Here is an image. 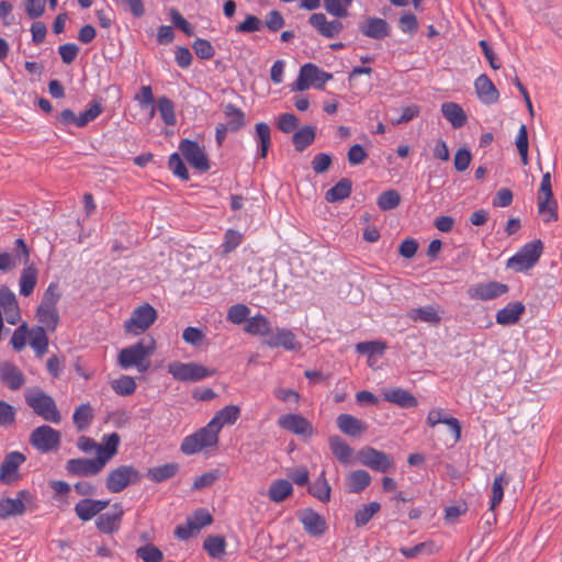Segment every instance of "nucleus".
I'll list each match as a JSON object with an SVG mask.
<instances>
[{
  "mask_svg": "<svg viewBox=\"0 0 562 562\" xmlns=\"http://www.w3.org/2000/svg\"><path fill=\"white\" fill-rule=\"evenodd\" d=\"M104 447L99 448V454L94 459L77 458L66 463L68 474L89 477L99 474L106 463L117 453L120 436L112 432L103 436Z\"/></svg>",
  "mask_w": 562,
  "mask_h": 562,
  "instance_id": "nucleus-1",
  "label": "nucleus"
},
{
  "mask_svg": "<svg viewBox=\"0 0 562 562\" xmlns=\"http://www.w3.org/2000/svg\"><path fill=\"white\" fill-rule=\"evenodd\" d=\"M155 346V339L146 337L132 346L123 348L117 358L120 367L123 369L136 367L139 372H146L149 368L148 357L154 352Z\"/></svg>",
  "mask_w": 562,
  "mask_h": 562,
  "instance_id": "nucleus-2",
  "label": "nucleus"
},
{
  "mask_svg": "<svg viewBox=\"0 0 562 562\" xmlns=\"http://www.w3.org/2000/svg\"><path fill=\"white\" fill-rule=\"evenodd\" d=\"M25 403L34 414L45 422L58 425L61 422V414L55 400L40 387L29 389L25 394Z\"/></svg>",
  "mask_w": 562,
  "mask_h": 562,
  "instance_id": "nucleus-3",
  "label": "nucleus"
},
{
  "mask_svg": "<svg viewBox=\"0 0 562 562\" xmlns=\"http://www.w3.org/2000/svg\"><path fill=\"white\" fill-rule=\"evenodd\" d=\"M221 430L216 427L214 420H210L206 426L202 427L194 434L187 436L181 443V451L184 454L191 456L200 452L207 447L216 446L218 442V432Z\"/></svg>",
  "mask_w": 562,
  "mask_h": 562,
  "instance_id": "nucleus-4",
  "label": "nucleus"
},
{
  "mask_svg": "<svg viewBox=\"0 0 562 562\" xmlns=\"http://www.w3.org/2000/svg\"><path fill=\"white\" fill-rule=\"evenodd\" d=\"M543 251V244L540 239L525 244L506 263L508 269L516 272L527 271L536 266Z\"/></svg>",
  "mask_w": 562,
  "mask_h": 562,
  "instance_id": "nucleus-5",
  "label": "nucleus"
},
{
  "mask_svg": "<svg viewBox=\"0 0 562 562\" xmlns=\"http://www.w3.org/2000/svg\"><path fill=\"white\" fill-rule=\"evenodd\" d=\"M29 442L38 452L49 453L59 449L61 434L49 425H41L31 431Z\"/></svg>",
  "mask_w": 562,
  "mask_h": 562,
  "instance_id": "nucleus-6",
  "label": "nucleus"
},
{
  "mask_svg": "<svg viewBox=\"0 0 562 562\" xmlns=\"http://www.w3.org/2000/svg\"><path fill=\"white\" fill-rule=\"evenodd\" d=\"M333 79V75L319 69L312 63L304 64L299 72L297 79L292 83V91H304L311 86L323 89L325 83Z\"/></svg>",
  "mask_w": 562,
  "mask_h": 562,
  "instance_id": "nucleus-7",
  "label": "nucleus"
},
{
  "mask_svg": "<svg viewBox=\"0 0 562 562\" xmlns=\"http://www.w3.org/2000/svg\"><path fill=\"white\" fill-rule=\"evenodd\" d=\"M103 112V105L100 99H94L89 103V108L77 115L72 110L65 109L57 116V123L63 126L74 125L76 127H85L94 121Z\"/></svg>",
  "mask_w": 562,
  "mask_h": 562,
  "instance_id": "nucleus-8",
  "label": "nucleus"
},
{
  "mask_svg": "<svg viewBox=\"0 0 562 562\" xmlns=\"http://www.w3.org/2000/svg\"><path fill=\"white\" fill-rule=\"evenodd\" d=\"M142 480V474L133 465H120L108 474L105 487L111 493H120L128 485L137 484Z\"/></svg>",
  "mask_w": 562,
  "mask_h": 562,
  "instance_id": "nucleus-9",
  "label": "nucleus"
},
{
  "mask_svg": "<svg viewBox=\"0 0 562 562\" xmlns=\"http://www.w3.org/2000/svg\"><path fill=\"white\" fill-rule=\"evenodd\" d=\"M168 372L181 382H198L214 374V370L195 362L175 361L168 366Z\"/></svg>",
  "mask_w": 562,
  "mask_h": 562,
  "instance_id": "nucleus-10",
  "label": "nucleus"
},
{
  "mask_svg": "<svg viewBox=\"0 0 562 562\" xmlns=\"http://www.w3.org/2000/svg\"><path fill=\"white\" fill-rule=\"evenodd\" d=\"M359 461L364 467L380 473H387L395 468L391 456L372 447H364L359 451Z\"/></svg>",
  "mask_w": 562,
  "mask_h": 562,
  "instance_id": "nucleus-11",
  "label": "nucleus"
},
{
  "mask_svg": "<svg viewBox=\"0 0 562 562\" xmlns=\"http://www.w3.org/2000/svg\"><path fill=\"white\" fill-rule=\"evenodd\" d=\"M156 318V310L149 304H144L134 310L131 318L124 323V328L127 333L138 335L149 328Z\"/></svg>",
  "mask_w": 562,
  "mask_h": 562,
  "instance_id": "nucleus-12",
  "label": "nucleus"
},
{
  "mask_svg": "<svg viewBox=\"0 0 562 562\" xmlns=\"http://www.w3.org/2000/svg\"><path fill=\"white\" fill-rule=\"evenodd\" d=\"M179 150L188 164L198 171L206 172L210 169L207 156L196 142L188 138L181 139Z\"/></svg>",
  "mask_w": 562,
  "mask_h": 562,
  "instance_id": "nucleus-13",
  "label": "nucleus"
},
{
  "mask_svg": "<svg viewBox=\"0 0 562 562\" xmlns=\"http://www.w3.org/2000/svg\"><path fill=\"white\" fill-rule=\"evenodd\" d=\"M507 291V284L490 281L471 285L468 289V295L473 300L490 301L499 297Z\"/></svg>",
  "mask_w": 562,
  "mask_h": 562,
  "instance_id": "nucleus-14",
  "label": "nucleus"
},
{
  "mask_svg": "<svg viewBox=\"0 0 562 562\" xmlns=\"http://www.w3.org/2000/svg\"><path fill=\"white\" fill-rule=\"evenodd\" d=\"M297 518L306 533L313 537L323 536L328 526L325 518L313 508H304L297 513Z\"/></svg>",
  "mask_w": 562,
  "mask_h": 562,
  "instance_id": "nucleus-15",
  "label": "nucleus"
},
{
  "mask_svg": "<svg viewBox=\"0 0 562 562\" xmlns=\"http://www.w3.org/2000/svg\"><path fill=\"white\" fill-rule=\"evenodd\" d=\"M31 493L26 490H21L16 493L15 498L3 497L0 499V519H8L10 517L22 516L25 513L24 502L31 499Z\"/></svg>",
  "mask_w": 562,
  "mask_h": 562,
  "instance_id": "nucleus-16",
  "label": "nucleus"
},
{
  "mask_svg": "<svg viewBox=\"0 0 562 562\" xmlns=\"http://www.w3.org/2000/svg\"><path fill=\"white\" fill-rule=\"evenodd\" d=\"M262 342L269 348L282 347L289 351L300 349L301 347L294 333L284 327H277L276 329L272 328L269 337L262 340Z\"/></svg>",
  "mask_w": 562,
  "mask_h": 562,
  "instance_id": "nucleus-17",
  "label": "nucleus"
},
{
  "mask_svg": "<svg viewBox=\"0 0 562 562\" xmlns=\"http://www.w3.org/2000/svg\"><path fill=\"white\" fill-rule=\"evenodd\" d=\"M0 308L5 314V321L15 325L21 319L16 296L7 285L0 286Z\"/></svg>",
  "mask_w": 562,
  "mask_h": 562,
  "instance_id": "nucleus-18",
  "label": "nucleus"
},
{
  "mask_svg": "<svg viewBox=\"0 0 562 562\" xmlns=\"http://www.w3.org/2000/svg\"><path fill=\"white\" fill-rule=\"evenodd\" d=\"M26 460L25 456L19 451H11L5 457L0 467V480L4 484H12L18 475L19 467Z\"/></svg>",
  "mask_w": 562,
  "mask_h": 562,
  "instance_id": "nucleus-19",
  "label": "nucleus"
},
{
  "mask_svg": "<svg viewBox=\"0 0 562 562\" xmlns=\"http://www.w3.org/2000/svg\"><path fill=\"white\" fill-rule=\"evenodd\" d=\"M278 425L295 435L311 436L313 432L311 423L299 414H285L279 417Z\"/></svg>",
  "mask_w": 562,
  "mask_h": 562,
  "instance_id": "nucleus-20",
  "label": "nucleus"
},
{
  "mask_svg": "<svg viewBox=\"0 0 562 562\" xmlns=\"http://www.w3.org/2000/svg\"><path fill=\"white\" fill-rule=\"evenodd\" d=\"M123 514L122 505L120 503H115L112 506L111 512L103 513L98 516L95 526L103 533H113L119 530Z\"/></svg>",
  "mask_w": 562,
  "mask_h": 562,
  "instance_id": "nucleus-21",
  "label": "nucleus"
},
{
  "mask_svg": "<svg viewBox=\"0 0 562 562\" xmlns=\"http://www.w3.org/2000/svg\"><path fill=\"white\" fill-rule=\"evenodd\" d=\"M110 504V501L83 498L75 505V513L82 521H89L94 516L100 515Z\"/></svg>",
  "mask_w": 562,
  "mask_h": 562,
  "instance_id": "nucleus-22",
  "label": "nucleus"
},
{
  "mask_svg": "<svg viewBox=\"0 0 562 562\" xmlns=\"http://www.w3.org/2000/svg\"><path fill=\"white\" fill-rule=\"evenodd\" d=\"M359 31L367 37L383 40L391 33L390 24L381 18H368L359 24Z\"/></svg>",
  "mask_w": 562,
  "mask_h": 562,
  "instance_id": "nucleus-23",
  "label": "nucleus"
},
{
  "mask_svg": "<svg viewBox=\"0 0 562 562\" xmlns=\"http://www.w3.org/2000/svg\"><path fill=\"white\" fill-rule=\"evenodd\" d=\"M0 380L11 391L20 390L25 383L23 372L12 362H0Z\"/></svg>",
  "mask_w": 562,
  "mask_h": 562,
  "instance_id": "nucleus-24",
  "label": "nucleus"
},
{
  "mask_svg": "<svg viewBox=\"0 0 562 562\" xmlns=\"http://www.w3.org/2000/svg\"><path fill=\"white\" fill-rule=\"evenodd\" d=\"M479 100L484 104H494L499 99V92L486 75H480L474 81Z\"/></svg>",
  "mask_w": 562,
  "mask_h": 562,
  "instance_id": "nucleus-25",
  "label": "nucleus"
},
{
  "mask_svg": "<svg viewBox=\"0 0 562 562\" xmlns=\"http://www.w3.org/2000/svg\"><path fill=\"white\" fill-rule=\"evenodd\" d=\"M383 398L386 402L396 404L402 408H413L418 404L417 398L412 393L402 387L385 390L383 392Z\"/></svg>",
  "mask_w": 562,
  "mask_h": 562,
  "instance_id": "nucleus-26",
  "label": "nucleus"
},
{
  "mask_svg": "<svg viewBox=\"0 0 562 562\" xmlns=\"http://www.w3.org/2000/svg\"><path fill=\"white\" fill-rule=\"evenodd\" d=\"M254 139L257 144V157L265 159L271 147V130L269 124L259 122L255 125Z\"/></svg>",
  "mask_w": 562,
  "mask_h": 562,
  "instance_id": "nucleus-27",
  "label": "nucleus"
},
{
  "mask_svg": "<svg viewBox=\"0 0 562 562\" xmlns=\"http://www.w3.org/2000/svg\"><path fill=\"white\" fill-rule=\"evenodd\" d=\"M271 323L265 315L257 314L247 319L244 330L252 336H259L263 340L271 334Z\"/></svg>",
  "mask_w": 562,
  "mask_h": 562,
  "instance_id": "nucleus-28",
  "label": "nucleus"
},
{
  "mask_svg": "<svg viewBox=\"0 0 562 562\" xmlns=\"http://www.w3.org/2000/svg\"><path fill=\"white\" fill-rule=\"evenodd\" d=\"M337 426L341 432L351 437H357L367 430L364 422L349 414H340L337 417Z\"/></svg>",
  "mask_w": 562,
  "mask_h": 562,
  "instance_id": "nucleus-29",
  "label": "nucleus"
},
{
  "mask_svg": "<svg viewBox=\"0 0 562 562\" xmlns=\"http://www.w3.org/2000/svg\"><path fill=\"white\" fill-rule=\"evenodd\" d=\"M292 483L284 479H278L271 482L267 496L268 498L276 503H282L293 494Z\"/></svg>",
  "mask_w": 562,
  "mask_h": 562,
  "instance_id": "nucleus-30",
  "label": "nucleus"
},
{
  "mask_svg": "<svg viewBox=\"0 0 562 562\" xmlns=\"http://www.w3.org/2000/svg\"><path fill=\"white\" fill-rule=\"evenodd\" d=\"M525 312L521 302H510L496 313V322L499 325H513L517 323Z\"/></svg>",
  "mask_w": 562,
  "mask_h": 562,
  "instance_id": "nucleus-31",
  "label": "nucleus"
},
{
  "mask_svg": "<svg viewBox=\"0 0 562 562\" xmlns=\"http://www.w3.org/2000/svg\"><path fill=\"white\" fill-rule=\"evenodd\" d=\"M223 113L226 120L223 124L229 128V132H238L246 125V115L244 111L235 104H225Z\"/></svg>",
  "mask_w": 562,
  "mask_h": 562,
  "instance_id": "nucleus-32",
  "label": "nucleus"
},
{
  "mask_svg": "<svg viewBox=\"0 0 562 562\" xmlns=\"http://www.w3.org/2000/svg\"><path fill=\"white\" fill-rule=\"evenodd\" d=\"M441 112L454 128H460L467 123V114L463 109L454 102H446L441 105Z\"/></svg>",
  "mask_w": 562,
  "mask_h": 562,
  "instance_id": "nucleus-33",
  "label": "nucleus"
},
{
  "mask_svg": "<svg viewBox=\"0 0 562 562\" xmlns=\"http://www.w3.org/2000/svg\"><path fill=\"white\" fill-rule=\"evenodd\" d=\"M371 483V475L366 470H356L346 477L347 491L349 493H360Z\"/></svg>",
  "mask_w": 562,
  "mask_h": 562,
  "instance_id": "nucleus-34",
  "label": "nucleus"
},
{
  "mask_svg": "<svg viewBox=\"0 0 562 562\" xmlns=\"http://www.w3.org/2000/svg\"><path fill=\"white\" fill-rule=\"evenodd\" d=\"M307 491L322 503H328L330 501L331 487L326 480L325 471H322L318 477L308 485Z\"/></svg>",
  "mask_w": 562,
  "mask_h": 562,
  "instance_id": "nucleus-35",
  "label": "nucleus"
},
{
  "mask_svg": "<svg viewBox=\"0 0 562 562\" xmlns=\"http://www.w3.org/2000/svg\"><path fill=\"white\" fill-rule=\"evenodd\" d=\"M352 190V181L348 178H341L325 194V199L329 203H335L347 199Z\"/></svg>",
  "mask_w": 562,
  "mask_h": 562,
  "instance_id": "nucleus-36",
  "label": "nucleus"
},
{
  "mask_svg": "<svg viewBox=\"0 0 562 562\" xmlns=\"http://www.w3.org/2000/svg\"><path fill=\"white\" fill-rule=\"evenodd\" d=\"M179 471V464L176 462L166 463L159 467L149 468L147 471V477L156 483H161L173 476Z\"/></svg>",
  "mask_w": 562,
  "mask_h": 562,
  "instance_id": "nucleus-37",
  "label": "nucleus"
},
{
  "mask_svg": "<svg viewBox=\"0 0 562 562\" xmlns=\"http://www.w3.org/2000/svg\"><path fill=\"white\" fill-rule=\"evenodd\" d=\"M316 137V127L305 125L299 128L292 136V143L297 151L306 149Z\"/></svg>",
  "mask_w": 562,
  "mask_h": 562,
  "instance_id": "nucleus-38",
  "label": "nucleus"
},
{
  "mask_svg": "<svg viewBox=\"0 0 562 562\" xmlns=\"http://www.w3.org/2000/svg\"><path fill=\"white\" fill-rule=\"evenodd\" d=\"M37 282V269L33 265L26 266L19 280L20 293L23 296H29L33 293Z\"/></svg>",
  "mask_w": 562,
  "mask_h": 562,
  "instance_id": "nucleus-39",
  "label": "nucleus"
},
{
  "mask_svg": "<svg viewBox=\"0 0 562 562\" xmlns=\"http://www.w3.org/2000/svg\"><path fill=\"white\" fill-rule=\"evenodd\" d=\"M74 424L78 431L88 429L93 420V409L89 403L79 405L72 415Z\"/></svg>",
  "mask_w": 562,
  "mask_h": 562,
  "instance_id": "nucleus-40",
  "label": "nucleus"
},
{
  "mask_svg": "<svg viewBox=\"0 0 562 562\" xmlns=\"http://www.w3.org/2000/svg\"><path fill=\"white\" fill-rule=\"evenodd\" d=\"M37 319L47 329L55 330L59 323L57 307L40 304L36 311Z\"/></svg>",
  "mask_w": 562,
  "mask_h": 562,
  "instance_id": "nucleus-41",
  "label": "nucleus"
},
{
  "mask_svg": "<svg viewBox=\"0 0 562 562\" xmlns=\"http://www.w3.org/2000/svg\"><path fill=\"white\" fill-rule=\"evenodd\" d=\"M240 416V409L235 405H227L216 412L211 420L216 423V427L221 430L224 425H233Z\"/></svg>",
  "mask_w": 562,
  "mask_h": 562,
  "instance_id": "nucleus-42",
  "label": "nucleus"
},
{
  "mask_svg": "<svg viewBox=\"0 0 562 562\" xmlns=\"http://www.w3.org/2000/svg\"><path fill=\"white\" fill-rule=\"evenodd\" d=\"M329 448L333 454L344 464H347L351 458L352 449L339 436L329 438Z\"/></svg>",
  "mask_w": 562,
  "mask_h": 562,
  "instance_id": "nucleus-43",
  "label": "nucleus"
},
{
  "mask_svg": "<svg viewBox=\"0 0 562 562\" xmlns=\"http://www.w3.org/2000/svg\"><path fill=\"white\" fill-rule=\"evenodd\" d=\"M408 317L414 322H424L429 324H438L441 319L436 307L431 305L411 310L408 312Z\"/></svg>",
  "mask_w": 562,
  "mask_h": 562,
  "instance_id": "nucleus-44",
  "label": "nucleus"
},
{
  "mask_svg": "<svg viewBox=\"0 0 562 562\" xmlns=\"http://www.w3.org/2000/svg\"><path fill=\"white\" fill-rule=\"evenodd\" d=\"M30 345L38 357H42L48 347V338L43 326L32 328L30 331Z\"/></svg>",
  "mask_w": 562,
  "mask_h": 562,
  "instance_id": "nucleus-45",
  "label": "nucleus"
},
{
  "mask_svg": "<svg viewBox=\"0 0 562 562\" xmlns=\"http://www.w3.org/2000/svg\"><path fill=\"white\" fill-rule=\"evenodd\" d=\"M538 212L543 216V221L555 222L558 221V203L555 199L538 196Z\"/></svg>",
  "mask_w": 562,
  "mask_h": 562,
  "instance_id": "nucleus-46",
  "label": "nucleus"
},
{
  "mask_svg": "<svg viewBox=\"0 0 562 562\" xmlns=\"http://www.w3.org/2000/svg\"><path fill=\"white\" fill-rule=\"evenodd\" d=\"M203 548L210 557L218 559L225 553L226 541L221 536H209L204 540Z\"/></svg>",
  "mask_w": 562,
  "mask_h": 562,
  "instance_id": "nucleus-47",
  "label": "nucleus"
},
{
  "mask_svg": "<svg viewBox=\"0 0 562 562\" xmlns=\"http://www.w3.org/2000/svg\"><path fill=\"white\" fill-rule=\"evenodd\" d=\"M509 483V479L505 475V473L498 474L492 484V497L490 509L494 510L495 507L502 502L504 496V486Z\"/></svg>",
  "mask_w": 562,
  "mask_h": 562,
  "instance_id": "nucleus-48",
  "label": "nucleus"
},
{
  "mask_svg": "<svg viewBox=\"0 0 562 562\" xmlns=\"http://www.w3.org/2000/svg\"><path fill=\"white\" fill-rule=\"evenodd\" d=\"M381 505L378 502H371L355 513V524L357 527L366 526L372 517L380 510Z\"/></svg>",
  "mask_w": 562,
  "mask_h": 562,
  "instance_id": "nucleus-49",
  "label": "nucleus"
},
{
  "mask_svg": "<svg viewBox=\"0 0 562 562\" xmlns=\"http://www.w3.org/2000/svg\"><path fill=\"white\" fill-rule=\"evenodd\" d=\"M136 555L142 559L143 562H164L162 551L151 543L137 548Z\"/></svg>",
  "mask_w": 562,
  "mask_h": 562,
  "instance_id": "nucleus-50",
  "label": "nucleus"
},
{
  "mask_svg": "<svg viewBox=\"0 0 562 562\" xmlns=\"http://www.w3.org/2000/svg\"><path fill=\"white\" fill-rule=\"evenodd\" d=\"M401 203V195L396 190H386L382 192L376 201V204L382 211H391L397 207Z\"/></svg>",
  "mask_w": 562,
  "mask_h": 562,
  "instance_id": "nucleus-51",
  "label": "nucleus"
},
{
  "mask_svg": "<svg viewBox=\"0 0 562 562\" xmlns=\"http://www.w3.org/2000/svg\"><path fill=\"white\" fill-rule=\"evenodd\" d=\"M157 106L164 123L166 125H175L176 114L172 101L167 97H160Z\"/></svg>",
  "mask_w": 562,
  "mask_h": 562,
  "instance_id": "nucleus-52",
  "label": "nucleus"
},
{
  "mask_svg": "<svg viewBox=\"0 0 562 562\" xmlns=\"http://www.w3.org/2000/svg\"><path fill=\"white\" fill-rule=\"evenodd\" d=\"M111 386L116 394L126 396L135 392L136 382L132 376L122 375L121 378L114 380Z\"/></svg>",
  "mask_w": 562,
  "mask_h": 562,
  "instance_id": "nucleus-53",
  "label": "nucleus"
},
{
  "mask_svg": "<svg viewBox=\"0 0 562 562\" xmlns=\"http://www.w3.org/2000/svg\"><path fill=\"white\" fill-rule=\"evenodd\" d=\"M352 0H324L325 10L340 19L348 15L347 7L351 4Z\"/></svg>",
  "mask_w": 562,
  "mask_h": 562,
  "instance_id": "nucleus-54",
  "label": "nucleus"
},
{
  "mask_svg": "<svg viewBox=\"0 0 562 562\" xmlns=\"http://www.w3.org/2000/svg\"><path fill=\"white\" fill-rule=\"evenodd\" d=\"M250 314V308L245 304L232 305L227 311V319L233 324L246 323Z\"/></svg>",
  "mask_w": 562,
  "mask_h": 562,
  "instance_id": "nucleus-55",
  "label": "nucleus"
},
{
  "mask_svg": "<svg viewBox=\"0 0 562 562\" xmlns=\"http://www.w3.org/2000/svg\"><path fill=\"white\" fill-rule=\"evenodd\" d=\"M168 167L173 172L175 176L179 177L182 180H189L190 175L188 168L182 161L180 155L178 153H173L170 155L168 160Z\"/></svg>",
  "mask_w": 562,
  "mask_h": 562,
  "instance_id": "nucleus-56",
  "label": "nucleus"
},
{
  "mask_svg": "<svg viewBox=\"0 0 562 562\" xmlns=\"http://www.w3.org/2000/svg\"><path fill=\"white\" fill-rule=\"evenodd\" d=\"M385 349H386L385 342L378 341V340L362 341V342H358L356 345L357 352H359L361 355H369V356L382 355Z\"/></svg>",
  "mask_w": 562,
  "mask_h": 562,
  "instance_id": "nucleus-57",
  "label": "nucleus"
},
{
  "mask_svg": "<svg viewBox=\"0 0 562 562\" xmlns=\"http://www.w3.org/2000/svg\"><path fill=\"white\" fill-rule=\"evenodd\" d=\"M192 48L195 55L204 60H209L215 55L214 47L207 40L204 38H196L192 44Z\"/></svg>",
  "mask_w": 562,
  "mask_h": 562,
  "instance_id": "nucleus-58",
  "label": "nucleus"
},
{
  "mask_svg": "<svg viewBox=\"0 0 562 562\" xmlns=\"http://www.w3.org/2000/svg\"><path fill=\"white\" fill-rule=\"evenodd\" d=\"M516 146L524 165L528 164V132L526 125H520L517 137Z\"/></svg>",
  "mask_w": 562,
  "mask_h": 562,
  "instance_id": "nucleus-59",
  "label": "nucleus"
},
{
  "mask_svg": "<svg viewBox=\"0 0 562 562\" xmlns=\"http://www.w3.org/2000/svg\"><path fill=\"white\" fill-rule=\"evenodd\" d=\"M262 26L263 23L258 16L248 14L245 21H243L235 27V31L237 33H252L260 31Z\"/></svg>",
  "mask_w": 562,
  "mask_h": 562,
  "instance_id": "nucleus-60",
  "label": "nucleus"
},
{
  "mask_svg": "<svg viewBox=\"0 0 562 562\" xmlns=\"http://www.w3.org/2000/svg\"><path fill=\"white\" fill-rule=\"evenodd\" d=\"M432 549H434L432 542H420L411 548L402 547L400 549V552L407 559H414L424 553H431Z\"/></svg>",
  "mask_w": 562,
  "mask_h": 562,
  "instance_id": "nucleus-61",
  "label": "nucleus"
},
{
  "mask_svg": "<svg viewBox=\"0 0 562 562\" xmlns=\"http://www.w3.org/2000/svg\"><path fill=\"white\" fill-rule=\"evenodd\" d=\"M243 241V235L238 231L227 229L224 235V243L222 245L223 252L229 254L235 250Z\"/></svg>",
  "mask_w": 562,
  "mask_h": 562,
  "instance_id": "nucleus-62",
  "label": "nucleus"
},
{
  "mask_svg": "<svg viewBox=\"0 0 562 562\" xmlns=\"http://www.w3.org/2000/svg\"><path fill=\"white\" fill-rule=\"evenodd\" d=\"M196 531L213 522V517L205 508H200L194 512L192 518L188 519Z\"/></svg>",
  "mask_w": 562,
  "mask_h": 562,
  "instance_id": "nucleus-63",
  "label": "nucleus"
},
{
  "mask_svg": "<svg viewBox=\"0 0 562 562\" xmlns=\"http://www.w3.org/2000/svg\"><path fill=\"white\" fill-rule=\"evenodd\" d=\"M299 126V119L292 113L279 115L277 127L283 133H291Z\"/></svg>",
  "mask_w": 562,
  "mask_h": 562,
  "instance_id": "nucleus-64",
  "label": "nucleus"
}]
</instances>
